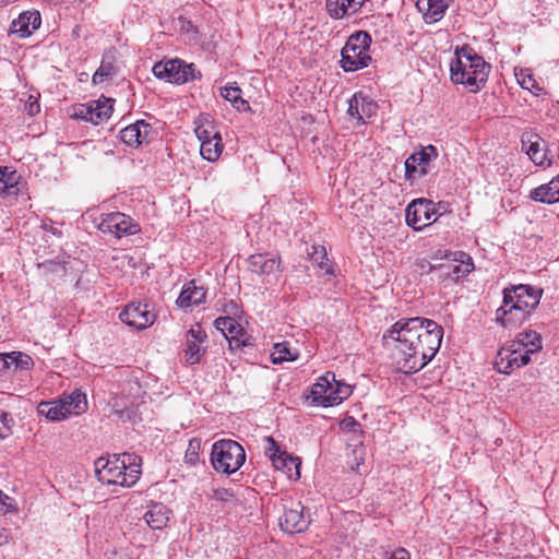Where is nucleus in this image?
Listing matches in <instances>:
<instances>
[{"instance_id":"obj_1","label":"nucleus","mask_w":559,"mask_h":559,"mask_svg":"<svg viewBox=\"0 0 559 559\" xmlns=\"http://www.w3.org/2000/svg\"><path fill=\"white\" fill-rule=\"evenodd\" d=\"M443 328L436 321L421 318H403L383 334L399 343L394 354L399 371L412 374L421 370L438 353Z\"/></svg>"},{"instance_id":"obj_2","label":"nucleus","mask_w":559,"mask_h":559,"mask_svg":"<svg viewBox=\"0 0 559 559\" xmlns=\"http://www.w3.org/2000/svg\"><path fill=\"white\" fill-rule=\"evenodd\" d=\"M502 295L496 320L506 329H514L530 319L540 302L543 289L526 284L509 285L503 288Z\"/></svg>"},{"instance_id":"obj_3","label":"nucleus","mask_w":559,"mask_h":559,"mask_svg":"<svg viewBox=\"0 0 559 559\" xmlns=\"http://www.w3.org/2000/svg\"><path fill=\"white\" fill-rule=\"evenodd\" d=\"M489 72L490 64L469 46L455 50V59L450 66V76L454 84H463L469 92L476 93L485 86Z\"/></svg>"},{"instance_id":"obj_4","label":"nucleus","mask_w":559,"mask_h":559,"mask_svg":"<svg viewBox=\"0 0 559 559\" xmlns=\"http://www.w3.org/2000/svg\"><path fill=\"white\" fill-rule=\"evenodd\" d=\"M141 465V457L134 453L100 456L94 463L95 475L100 483L122 487H131L139 480Z\"/></svg>"},{"instance_id":"obj_5","label":"nucleus","mask_w":559,"mask_h":559,"mask_svg":"<svg viewBox=\"0 0 559 559\" xmlns=\"http://www.w3.org/2000/svg\"><path fill=\"white\" fill-rule=\"evenodd\" d=\"M371 41V36L365 31H357L347 38L341 51V67L345 72H354L369 66Z\"/></svg>"},{"instance_id":"obj_6","label":"nucleus","mask_w":559,"mask_h":559,"mask_svg":"<svg viewBox=\"0 0 559 559\" xmlns=\"http://www.w3.org/2000/svg\"><path fill=\"white\" fill-rule=\"evenodd\" d=\"M245 461L246 452L237 441L223 439L212 445L211 463L219 473L233 474L243 465Z\"/></svg>"},{"instance_id":"obj_7","label":"nucleus","mask_w":559,"mask_h":559,"mask_svg":"<svg viewBox=\"0 0 559 559\" xmlns=\"http://www.w3.org/2000/svg\"><path fill=\"white\" fill-rule=\"evenodd\" d=\"M152 71L157 79L174 84H185L195 78L194 64L180 59L157 62Z\"/></svg>"},{"instance_id":"obj_8","label":"nucleus","mask_w":559,"mask_h":559,"mask_svg":"<svg viewBox=\"0 0 559 559\" xmlns=\"http://www.w3.org/2000/svg\"><path fill=\"white\" fill-rule=\"evenodd\" d=\"M98 228L102 233H108L116 238L136 235L141 231L140 225L129 215L121 212L103 214Z\"/></svg>"},{"instance_id":"obj_9","label":"nucleus","mask_w":559,"mask_h":559,"mask_svg":"<svg viewBox=\"0 0 559 559\" xmlns=\"http://www.w3.org/2000/svg\"><path fill=\"white\" fill-rule=\"evenodd\" d=\"M215 328L223 333L228 341L231 350L252 348L254 346L253 338L248 335L243 328L230 317H219L214 322Z\"/></svg>"},{"instance_id":"obj_10","label":"nucleus","mask_w":559,"mask_h":559,"mask_svg":"<svg viewBox=\"0 0 559 559\" xmlns=\"http://www.w3.org/2000/svg\"><path fill=\"white\" fill-rule=\"evenodd\" d=\"M311 523L310 512L300 502L285 507L280 518L281 530L289 535L305 532Z\"/></svg>"},{"instance_id":"obj_11","label":"nucleus","mask_w":559,"mask_h":559,"mask_svg":"<svg viewBox=\"0 0 559 559\" xmlns=\"http://www.w3.org/2000/svg\"><path fill=\"white\" fill-rule=\"evenodd\" d=\"M438 157V150L433 145H427L421 150L414 152L405 160V178L414 180L428 175L430 164Z\"/></svg>"},{"instance_id":"obj_12","label":"nucleus","mask_w":559,"mask_h":559,"mask_svg":"<svg viewBox=\"0 0 559 559\" xmlns=\"http://www.w3.org/2000/svg\"><path fill=\"white\" fill-rule=\"evenodd\" d=\"M436 214V203L427 199L413 200L405 210L406 223L415 230H421L430 225V221Z\"/></svg>"},{"instance_id":"obj_13","label":"nucleus","mask_w":559,"mask_h":559,"mask_svg":"<svg viewBox=\"0 0 559 559\" xmlns=\"http://www.w3.org/2000/svg\"><path fill=\"white\" fill-rule=\"evenodd\" d=\"M530 361L531 355L527 352L512 347V343H509L498 352L495 367L498 372L510 374L515 369L526 366Z\"/></svg>"},{"instance_id":"obj_14","label":"nucleus","mask_w":559,"mask_h":559,"mask_svg":"<svg viewBox=\"0 0 559 559\" xmlns=\"http://www.w3.org/2000/svg\"><path fill=\"white\" fill-rule=\"evenodd\" d=\"M120 320L136 330H144L155 321V313L148 304L132 301L119 314Z\"/></svg>"},{"instance_id":"obj_15","label":"nucleus","mask_w":559,"mask_h":559,"mask_svg":"<svg viewBox=\"0 0 559 559\" xmlns=\"http://www.w3.org/2000/svg\"><path fill=\"white\" fill-rule=\"evenodd\" d=\"M522 150L530 159L537 166H548L550 160L547 157L546 142L534 132H524L521 138Z\"/></svg>"},{"instance_id":"obj_16","label":"nucleus","mask_w":559,"mask_h":559,"mask_svg":"<svg viewBox=\"0 0 559 559\" xmlns=\"http://www.w3.org/2000/svg\"><path fill=\"white\" fill-rule=\"evenodd\" d=\"M206 334L200 325L191 328L186 334L185 358L189 365L198 364L204 354L202 344Z\"/></svg>"},{"instance_id":"obj_17","label":"nucleus","mask_w":559,"mask_h":559,"mask_svg":"<svg viewBox=\"0 0 559 559\" xmlns=\"http://www.w3.org/2000/svg\"><path fill=\"white\" fill-rule=\"evenodd\" d=\"M40 24L41 17L38 11H24L12 21L10 31L21 38H27L39 28Z\"/></svg>"},{"instance_id":"obj_18","label":"nucleus","mask_w":559,"mask_h":559,"mask_svg":"<svg viewBox=\"0 0 559 559\" xmlns=\"http://www.w3.org/2000/svg\"><path fill=\"white\" fill-rule=\"evenodd\" d=\"M249 270L259 275H275L281 272V259L257 253L248 258Z\"/></svg>"},{"instance_id":"obj_19","label":"nucleus","mask_w":559,"mask_h":559,"mask_svg":"<svg viewBox=\"0 0 559 559\" xmlns=\"http://www.w3.org/2000/svg\"><path fill=\"white\" fill-rule=\"evenodd\" d=\"M170 510L160 502H152L143 514V520L152 530H163L169 521Z\"/></svg>"},{"instance_id":"obj_20","label":"nucleus","mask_w":559,"mask_h":559,"mask_svg":"<svg viewBox=\"0 0 559 559\" xmlns=\"http://www.w3.org/2000/svg\"><path fill=\"white\" fill-rule=\"evenodd\" d=\"M450 0H418L416 5L426 23L432 24L439 22L449 8Z\"/></svg>"},{"instance_id":"obj_21","label":"nucleus","mask_w":559,"mask_h":559,"mask_svg":"<svg viewBox=\"0 0 559 559\" xmlns=\"http://www.w3.org/2000/svg\"><path fill=\"white\" fill-rule=\"evenodd\" d=\"M112 103L114 99L105 97L90 102V112L87 116V122L97 126L108 120L112 114Z\"/></svg>"},{"instance_id":"obj_22","label":"nucleus","mask_w":559,"mask_h":559,"mask_svg":"<svg viewBox=\"0 0 559 559\" xmlns=\"http://www.w3.org/2000/svg\"><path fill=\"white\" fill-rule=\"evenodd\" d=\"M531 198L534 201L548 204L559 202V176L552 178L548 183L533 189Z\"/></svg>"},{"instance_id":"obj_23","label":"nucleus","mask_w":559,"mask_h":559,"mask_svg":"<svg viewBox=\"0 0 559 559\" xmlns=\"http://www.w3.org/2000/svg\"><path fill=\"white\" fill-rule=\"evenodd\" d=\"M205 289L202 286H197L192 281L183 286L177 299V305L180 308L200 305L205 299Z\"/></svg>"},{"instance_id":"obj_24","label":"nucleus","mask_w":559,"mask_h":559,"mask_svg":"<svg viewBox=\"0 0 559 559\" xmlns=\"http://www.w3.org/2000/svg\"><path fill=\"white\" fill-rule=\"evenodd\" d=\"M21 176L9 166H0V194L17 195Z\"/></svg>"},{"instance_id":"obj_25","label":"nucleus","mask_w":559,"mask_h":559,"mask_svg":"<svg viewBox=\"0 0 559 559\" xmlns=\"http://www.w3.org/2000/svg\"><path fill=\"white\" fill-rule=\"evenodd\" d=\"M37 409L40 415L45 416L51 421L63 420L69 415V411L67 409V406H64L62 399L40 402Z\"/></svg>"},{"instance_id":"obj_26","label":"nucleus","mask_w":559,"mask_h":559,"mask_svg":"<svg viewBox=\"0 0 559 559\" xmlns=\"http://www.w3.org/2000/svg\"><path fill=\"white\" fill-rule=\"evenodd\" d=\"M511 343L512 347L519 348L520 350H525L528 355L537 353L542 349L540 335L535 331L522 332Z\"/></svg>"},{"instance_id":"obj_27","label":"nucleus","mask_w":559,"mask_h":559,"mask_svg":"<svg viewBox=\"0 0 559 559\" xmlns=\"http://www.w3.org/2000/svg\"><path fill=\"white\" fill-rule=\"evenodd\" d=\"M335 382V373L326 372L318 379V382L313 384L311 389V397L314 403L321 405V401L331 397L333 390V383Z\"/></svg>"},{"instance_id":"obj_28","label":"nucleus","mask_w":559,"mask_h":559,"mask_svg":"<svg viewBox=\"0 0 559 559\" xmlns=\"http://www.w3.org/2000/svg\"><path fill=\"white\" fill-rule=\"evenodd\" d=\"M300 464L301 462L298 457H294L287 452H283L281 457L273 459V466L278 471H283L290 479H298L300 477Z\"/></svg>"},{"instance_id":"obj_29","label":"nucleus","mask_w":559,"mask_h":559,"mask_svg":"<svg viewBox=\"0 0 559 559\" xmlns=\"http://www.w3.org/2000/svg\"><path fill=\"white\" fill-rule=\"evenodd\" d=\"M64 402V406H67V409L70 414H82L87 409V400L86 395L80 391L75 390L71 394L62 397Z\"/></svg>"},{"instance_id":"obj_30","label":"nucleus","mask_w":559,"mask_h":559,"mask_svg":"<svg viewBox=\"0 0 559 559\" xmlns=\"http://www.w3.org/2000/svg\"><path fill=\"white\" fill-rule=\"evenodd\" d=\"M330 399L321 401V405L324 407L334 406L341 404L345 399L352 394L350 385L336 381L333 383V390L329 392Z\"/></svg>"},{"instance_id":"obj_31","label":"nucleus","mask_w":559,"mask_h":559,"mask_svg":"<svg viewBox=\"0 0 559 559\" xmlns=\"http://www.w3.org/2000/svg\"><path fill=\"white\" fill-rule=\"evenodd\" d=\"M219 94L223 98L230 102L237 110L245 111L250 109L248 102L241 97L240 87L226 85L221 87Z\"/></svg>"},{"instance_id":"obj_32","label":"nucleus","mask_w":559,"mask_h":559,"mask_svg":"<svg viewBox=\"0 0 559 559\" xmlns=\"http://www.w3.org/2000/svg\"><path fill=\"white\" fill-rule=\"evenodd\" d=\"M223 152L221 134L210 141H205L200 146L201 156L209 162H216Z\"/></svg>"},{"instance_id":"obj_33","label":"nucleus","mask_w":559,"mask_h":559,"mask_svg":"<svg viewBox=\"0 0 559 559\" xmlns=\"http://www.w3.org/2000/svg\"><path fill=\"white\" fill-rule=\"evenodd\" d=\"M298 358V353L292 350L288 342L276 343L271 353L273 364H282L284 361H294Z\"/></svg>"},{"instance_id":"obj_34","label":"nucleus","mask_w":559,"mask_h":559,"mask_svg":"<svg viewBox=\"0 0 559 559\" xmlns=\"http://www.w3.org/2000/svg\"><path fill=\"white\" fill-rule=\"evenodd\" d=\"M136 147L152 140L153 128L145 120H136L132 123Z\"/></svg>"},{"instance_id":"obj_35","label":"nucleus","mask_w":559,"mask_h":559,"mask_svg":"<svg viewBox=\"0 0 559 559\" xmlns=\"http://www.w3.org/2000/svg\"><path fill=\"white\" fill-rule=\"evenodd\" d=\"M311 249V252H309L310 259L318 264L324 274L333 275L334 271L326 258L325 248L323 246H312Z\"/></svg>"},{"instance_id":"obj_36","label":"nucleus","mask_w":559,"mask_h":559,"mask_svg":"<svg viewBox=\"0 0 559 559\" xmlns=\"http://www.w3.org/2000/svg\"><path fill=\"white\" fill-rule=\"evenodd\" d=\"M116 74V67L111 61L103 60L99 68L95 71L92 76L94 84H100L107 79H111Z\"/></svg>"},{"instance_id":"obj_37","label":"nucleus","mask_w":559,"mask_h":559,"mask_svg":"<svg viewBox=\"0 0 559 559\" xmlns=\"http://www.w3.org/2000/svg\"><path fill=\"white\" fill-rule=\"evenodd\" d=\"M15 421L13 416L4 411H0V439H7L13 433Z\"/></svg>"},{"instance_id":"obj_38","label":"nucleus","mask_w":559,"mask_h":559,"mask_svg":"<svg viewBox=\"0 0 559 559\" xmlns=\"http://www.w3.org/2000/svg\"><path fill=\"white\" fill-rule=\"evenodd\" d=\"M14 370H29L34 366L33 358L22 352H11Z\"/></svg>"},{"instance_id":"obj_39","label":"nucleus","mask_w":559,"mask_h":559,"mask_svg":"<svg viewBox=\"0 0 559 559\" xmlns=\"http://www.w3.org/2000/svg\"><path fill=\"white\" fill-rule=\"evenodd\" d=\"M210 498L223 503H236L238 501L235 492L231 489L227 488L213 489L212 493L210 495Z\"/></svg>"},{"instance_id":"obj_40","label":"nucleus","mask_w":559,"mask_h":559,"mask_svg":"<svg viewBox=\"0 0 559 559\" xmlns=\"http://www.w3.org/2000/svg\"><path fill=\"white\" fill-rule=\"evenodd\" d=\"M365 463V449L362 448L361 443L358 447H355L352 451V457H349L348 464L352 468V471H355L357 473L360 472V466Z\"/></svg>"},{"instance_id":"obj_41","label":"nucleus","mask_w":559,"mask_h":559,"mask_svg":"<svg viewBox=\"0 0 559 559\" xmlns=\"http://www.w3.org/2000/svg\"><path fill=\"white\" fill-rule=\"evenodd\" d=\"M360 123H365V118H370L377 108V105L362 93H360Z\"/></svg>"},{"instance_id":"obj_42","label":"nucleus","mask_w":559,"mask_h":559,"mask_svg":"<svg viewBox=\"0 0 559 559\" xmlns=\"http://www.w3.org/2000/svg\"><path fill=\"white\" fill-rule=\"evenodd\" d=\"M199 450H200V443L197 441H190L188 449L185 453V462L190 465L194 466L199 461Z\"/></svg>"},{"instance_id":"obj_43","label":"nucleus","mask_w":559,"mask_h":559,"mask_svg":"<svg viewBox=\"0 0 559 559\" xmlns=\"http://www.w3.org/2000/svg\"><path fill=\"white\" fill-rule=\"evenodd\" d=\"M360 93H355L352 98L348 100V109L347 114L352 118L357 119V121L360 123L361 117H360Z\"/></svg>"},{"instance_id":"obj_44","label":"nucleus","mask_w":559,"mask_h":559,"mask_svg":"<svg viewBox=\"0 0 559 559\" xmlns=\"http://www.w3.org/2000/svg\"><path fill=\"white\" fill-rule=\"evenodd\" d=\"M266 448H265V454L273 463V459H277L282 456V453L284 452L281 450L280 445L276 443L273 437H266L265 438Z\"/></svg>"},{"instance_id":"obj_45","label":"nucleus","mask_w":559,"mask_h":559,"mask_svg":"<svg viewBox=\"0 0 559 559\" xmlns=\"http://www.w3.org/2000/svg\"><path fill=\"white\" fill-rule=\"evenodd\" d=\"M195 134L201 142V144L205 141H210L212 139H215V136L219 135V132L214 130V127H198L195 128Z\"/></svg>"},{"instance_id":"obj_46","label":"nucleus","mask_w":559,"mask_h":559,"mask_svg":"<svg viewBox=\"0 0 559 559\" xmlns=\"http://www.w3.org/2000/svg\"><path fill=\"white\" fill-rule=\"evenodd\" d=\"M133 127H132V123L127 126L126 128H123L121 131H120V139L121 141L129 145V146H133V147H136V144H135V138H134V133H133Z\"/></svg>"},{"instance_id":"obj_47","label":"nucleus","mask_w":559,"mask_h":559,"mask_svg":"<svg viewBox=\"0 0 559 559\" xmlns=\"http://www.w3.org/2000/svg\"><path fill=\"white\" fill-rule=\"evenodd\" d=\"M115 414L122 421H132L135 417V411L132 407L117 408V405H114Z\"/></svg>"},{"instance_id":"obj_48","label":"nucleus","mask_w":559,"mask_h":559,"mask_svg":"<svg viewBox=\"0 0 559 559\" xmlns=\"http://www.w3.org/2000/svg\"><path fill=\"white\" fill-rule=\"evenodd\" d=\"M341 428L353 433H361L360 424L353 417L346 418L341 423Z\"/></svg>"},{"instance_id":"obj_49","label":"nucleus","mask_w":559,"mask_h":559,"mask_svg":"<svg viewBox=\"0 0 559 559\" xmlns=\"http://www.w3.org/2000/svg\"><path fill=\"white\" fill-rule=\"evenodd\" d=\"M88 112H90L88 103L80 104L73 108L72 117L75 119L87 121Z\"/></svg>"},{"instance_id":"obj_50","label":"nucleus","mask_w":559,"mask_h":559,"mask_svg":"<svg viewBox=\"0 0 559 559\" xmlns=\"http://www.w3.org/2000/svg\"><path fill=\"white\" fill-rule=\"evenodd\" d=\"M13 368V356L11 353H0V371H8Z\"/></svg>"},{"instance_id":"obj_51","label":"nucleus","mask_w":559,"mask_h":559,"mask_svg":"<svg viewBox=\"0 0 559 559\" xmlns=\"http://www.w3.org/2000/svg\"><path fill=\"white\" fill-rule=\"evenodd\" d=\"M461 262L463 264V273L464 274H468L474 270V263H473V261H471V258H468V261H461ZM460 272H462L461 266L454 265L452 269V274L457 276ZM448 275H451V273H448Z\"/></svg>"},{"instance_id":"obj_52","label":"nucleus","mask_w":559,"mask_h":559,"mask_svg":"<svg viewBox=\"0 0 559 559\" xmlns=\"http://www.w3.org/2000/svg\"><path fill=\"white\" fill-rule=\"evenodd\" d=\"M384 559H411V555L407 549L400 547L393 552H385Z\"/></svg>"},{"instance_id":"obj_53","label":"nucleus","mask_w":559,"mask_h":559,"mask_svg":"<svg viewBox=\"0 0 559 559\" xmlns=\"http://www.w3.org/2000/svg\"><path fill=\"white\" fill-rule=\"evenodd\" d=\"M41 228L48 233H51L52 235H55L57 237H61V235H62L59 227L50 219L43 221Z\"/></svg>"},{"instance_id":"obj_54","label":"nucleus","mask_w":559,"mask_h":559,"mask_svg":"<svg viewBox=\"0 0 559 559\" xmlns=\"http://www.w3.org/2000/svg\"><path fill=\"white\" fill-rule=\"evenodd\" d=\"M26 108H27L28 115H31V116L38 114L39 112V104H38L37 99L29 96V102L27 103Z\"/></svg>"},{"instance_id":"obj_55","label":"nucleus","mask_w":559,"mask_h":559,"mask_svg":"<svg viewBox=\"0 0 559 559\" xmlns=\"http://www.w3.org/2000/svg\"><path fill=\"white\" fill-rule=\"evenodd\" d=\"M418 266L420 267L421 272L426 274L431 273L437 269V266L431 264L429 261H420Z\"/></svg>"},{"instance_id":"obj_56","label":"nucleus","mask_w":559,"mask_h":559,"mask_svg":"<svg viewBox=\"0 0 559 559\" xmlns=\"http://www.w3.org/2000/svg\"><path fill=\"white\" fill-rule=\"evenodd\" d=\"M9 536L7 533H0V545L8 543Z\"/></svg>"},{"instance_id":"obj_57","label":"nucleus","mask_w":559,"mask_h":559,"mask_svg":"<svg viewBox=\"0 0 559 559\" xmlns=\"http://www.w3.org/2000/svg\"><path fill=\"white\" fill-rule=\"evenodd\" d=\"M49 264L52 265V262H49ZM47 265H48V263H43V266H47ZM53 265H56V263H53ZM57 266H60V264H57Z\"/></svg>"},{"instance_id":"obj_58","label":"nucleus","mask_w":559,"mask_h":559,"mask_svg":"<svg viewBox=\"0 0 559 559\" xmlns=\"http://www.w3.org/2000/svg\"><path fill=\"white\" fill-rule=\"evenodd\" d=\"M525 84H526V81L524 80V81L521 83V85H522L523 87H525V88H530V87H528V86H526Z\"/></svg>"}]
</instances>
